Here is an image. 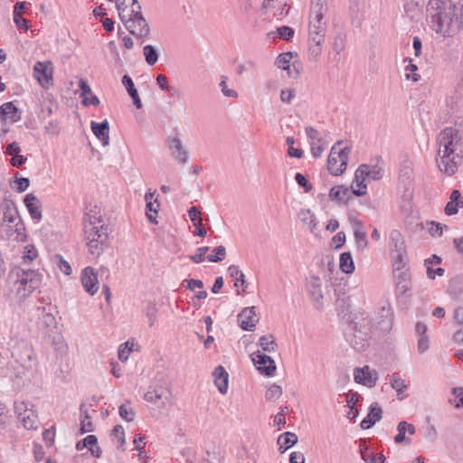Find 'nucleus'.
<instances>
[{"instance_id": "nucleus-1", "label": "nucleus", "mask_w": 463, "mask_h": 463, "mask_svg": "<svg viewBox=\"0 0 463 463\" xmlns=\"http://www.w3.org/2000/svg\"><path fill=\"white\" fill-rule=\"evenodd\" d=\"M430 27L442 37H453L463 29V0H430Z\"/></svg>"}, {"instance_id": "nucleus-2", "label": "nucleus", "mask_w": 463, "mask_h": 463, "mask_svg": "<svg viewBox=\"0 0 463 463\" xmlns=\"http://www.w3.org/2000/svg\"><path fill=\"white\" fill-rule=\"evenodd\" d=\"M439 161L438 166L440 171L451 176L462 163V155L458 152L462 144L460 131L452 127L444 128L438 137Z\"/></svg>"}, {"instance_id": "nucleus-3", "label": "nucleus", "mask_w": 463, "mask_h": 463, "mask_svg": "<svg viewBox=\"0 0 463 463\" xmlns=\"http://www.w3.org/2000/svg\"><path fill=\"white\" fill-rule=\"evenodd\" d=\"M84 232L90 253L99 257L109 244L108 226L100 218L89 216L84 220Z\"/></svg>"}, {"instance_id": "nucleus-4", "label": "nucleus", "mask_w": 463, "mask_h": 463, "mask_svg": "<svg viewBox=\"0 0 463 463\" xmlns=\"http://www.w3.org/2000/svg\"><path fill=\"white\" fill-rule=\"evenodd\" d=\"M7 283L12 291L20 295L21 298H25L39 288L41 276L33 269L14 268L8 275Z\"/></svg>"}, {"instance_id": "nucleus-5", "label": "nucleus", "mask_w": 463, "mask_h": 463, "mask_svg": "<svg viewBox=\"0 0 463 463\" xmlns=\"http://www.w3.org/2000/svg\"><path fill=\"white\" fill-rule=\"evenodd\" d=\"M372 326V321L368 317L355 316L350 323V332L346 334V337L354 350L361 352L369 345Z\"/></svg>"}, {"instance_id": "nucleus-6", "label": "nucleus", "mask_w": 463, "mask_h": 463, "mask_svg": "<svg viewBox=\"0 0 463 463\" xmlns=\"http://www.w3.org/2000/svg\"><path fill=\"white\" fill-rule=\"evenodd\" d=\"M342 142L338 141L330 151L327 159V169L334 175H339L345 170L348 161V156L351 149L345 147L336 151V145H340Z\"/></svg>"}, {"instance_id": "nucleus-7", "label": "nucleus", "mask_w": 463, "mask_h": 463, "mask_svg": "<svg viewBox=\"0 0 463 463\" xmlns=\"http://www.w3.org/2000/svg\"><path fill=\"white\" fill-rule=\"evenodd\" d=\"M144 398L158 407H165L170 402L171 391L166 383L155 384L145 393Z\"/></svg>"}, {"instance_id": "nucleus-8", "label": "nucleus", "mask_w": 463, "mask_h": 463, "mask_svg": "<svg viewBox=\"0 0 463 463\" xmlns=\"http://www.w3.org/2000/svg\"><path fill=\"white\" fill-rule=\"evenodd\" d=\"M306 288L316 309L324 308V296L322 290V280L317 275H311L307 279Z\"/></svg>"}, {"instance_id": "nucleus-9", "label": "nucleus", "mask_w": 463, "mask_h": 463, "mask_svg": "<svg viewBox=\"0 0 463 463\" xmlns=\"http://www.w3.org/2000/svg\"><path fill=\"white\" fill-rule=\"evenodd\" d=\"M0 208L3 211L4 221L9 223H14L15 231L20 233L24 230V223L19 217L18 211L14 202L11 199H4L0 203Z\"/></svg>"}, {"instance_id": "nucleus-10", "label": "nucleus", "mask_w": 463, "mask_h": 463, "mask_svg": "<svg viewBox=\"0 0 463 463\" xmlns=\"http://www.w3.org/2000/svg\"><path fill=\"white\" fill-rule=\"evenodd\" d=\"M251 358L260 373L266 376H272L274 374L277 367L270 356L258 350L251 354Z\"/></svg>"}, {"instance_id": "nucleus-11", "label": "nucleus", "mask_w": 463, "mask_h": 463, "mask_svg": "<svg viewBox=\"0 0 463 463\" xmlns=\"http://www.w3.org/2000/svg\"><path fill=\"white\" fill-rule=\"evenodd\" d=\"M128 31L137 38H147L150 34V27L144 16L124 24Z\"/></svg>"}, {"instance_id": "nucleus-12", "label": "nucleus", "mask_w": 463, "mask_h": 463, "mask_svg": "<svg viewBox=\"0 0 463 463\" xmlns=\"http://www.w3.org/2000/svg\"><path fill=\"white\" fill-rule=\"evenodd\" d=\"M394 274L395 291L398 297L406 295L411 289V275L409 269Z\"/></svg>"}, {"instance_id": "nucleus-13", "label": "nucleus", "mask_w": 463, "mask_h": 463, "mask_svg": "<svg viewBox=\"0 0 463 463\" xmlns=\"http://www.w3.org/2000/svg\"><path fill=\"white\" fill-rule=\"evenodd\" d=\"M118 12L123 24L133 21L138 16H143L141 5L137 1L135 4L126 5V6H124V3H118Z\"/></svg>"}, {"instance_id": "nucleus-14", "label": "nucleus", "mask_w": 463, "mask_h": 463, "mask_svg": "<svg viewBox=\"0 0 463 463\" xmlns=\"http://www.w3.org/2000/svg\"><path fill=\"white\" fill-rule=\"evenodd\" d=\"M12 355L22 365L27 366L33 361V350L28 342L22 341L14 348Z\"/></svg>"}, {"instance_id": "nucleus-15", "label": "nucleus", "mask_w": 463, "mask_h": 463, "mask_svg": "<svg viewBox=\"0 0 463 463\" xmlns=\"http://www.w3.org/2000/svg\"><path fill=\"white\" fill-rule=\"evenodd\" d=\"M259 318L255 312V307H245L238 315V323L241 329L246 331H252Z\"/></svg>"}, {"instance_id": "nucleus-16", "label": "nucleus", "mask_w": 463, "mask_h": 463, "mask_svg": "<svg viewBox=\"0 0 463 463\" xmlns=\"http://www.w3.org/2000/svg\"><path fill=\"white\" fill-rule=\"evenodd\" d=\"M168 143L172 157L182 165L186 164L189 152L184 148L181 139L178 137H169Z\"/></svg>"}, {"instance_id": "nucleus-17", "label": "nucleus", "mask_w": 463, "mask_h": 463, "mask_svg": "<svg viewBox=\"0 0 463 463\" xmlns=\"http://www.w3.org/2000/svg\"><path fill=\"white\" fill-rule=\"evenodd\" d=\"M365 164L361 165L354 173V178L351 184V189L353 193L356 196H362L366 194L367 185H366V173H365Z\"/></svg>"}, {"instance_id": "nucleus-18", "label": "nucleus", "mask_w": 463, "mask_h": 463, "mask_svg": "<svg viewBox=\"0 0 463 463\" xmlns=\"http://www.w3.org/2000/svg\"><path fill=\"white\" fill-rule=\"evenodd\" d=\"M80 280L85 290L91 296H93L98 291V275L93 268H85L81 272Z\"/></svg>"}, {"instance_id": "nucleus-19", "label": "nucleus", "mask_w": 463, "mask_h": 463, "mask_svg": "<svg viewBox=\"0 0 463 463\" xmlns=\"http://www.w3.org/2000/svg\"><path fill=\"white\" fill-rule=\"evenodd\" d=\"M377 375V372L371 371L367 365L363 368H355L354 373V381L367 387H373L376 384L378 379Z\"/></svg>"}, {"instance_id": "nucleus-20", "label": "nucleus", "mask_w": 463, "mask_h": 463, "mask_svg": "<svg viewBox=\"0 0 463 463\" xmlns=\"http://www.w3.org/2000/svg\"><path fill=\"white\" fill-rule=\"evenodd\" d=\"M15 411L19 413L23 425L27 430L37 429L38 419L33 411H28L24 402L15 405Z\"/></svg>"}, {"instance_id": "nucleus-21", "label": "nucleus", "mask_w": 463, "mask_h": 463, "mask_svg": "<svg viewBox=\"0 0 463 463\" xmlns=\"http://www.w3.org/2000/svg\"><path fill=\"white\" fill-rule=\"evenodd\" d=\"M21 110L13 102H5L0 106V120L2 123L6 121L15 123L21 119Z\"/></svg>"}, {"instance_id": "nucleus-22", "label": "nucleus", "mask_w": 463, "mask_h": 463, "mask_svg": "<svg viewBox=\"0 0 463 463\" xmlns=\"http://www.w3.org/2000/svg\"><path fill=\"white\" fill-rule=\"evenodd\" d=\"M33 71L42 85L49 84L52 80L53 67L51 61H37Z\"/></svg>"}, {"instance_id": "nucleus-23", "label": "nucleus", "mask_w": 463, "mask_h": 463, "mask_svg": "<svg viewBox=\"0 0 463 463\" xmlns=\"http://www.w3.org/2000/svg\"><path fill=\"white\" fill-rule=\"evenodd\" d=\"M353 190L345 185H336L330 189L329 198L336 203L346 204L354 196Z\"/></svg>"}, {"instance_id": "nucleus-24", "label": "nucleus", "mask_w": 463, "mask_h": 463, "mask_svg": "<svg viewBox=\"0 0 463 463\" xmlns=\"http://www.w3.org/2000/svg\"><path fill=\"white\" fill-rule=\"evenodd\" d=\"M90 128L93 134L99 139L104 146L109 143V124L107 119L98 123L91 121Z\"/></svg>"}, {"instance_id": "nucleus-25", "label": "nucleus", "mask_w": 463, "mask_h": 463, "mask_svg": "<svg viewBox=\"0 0 463 463\" xmlns=\"http://www.w3.org/2000/svg\"><path fill=\"white\" fill-rule=\"evenodd\" d=\"M24 203L33 220L40 221L43 217L41 203L36 195L28 194L24 199Z\"/></svg>"}, {"instance_id": "nucleus-26", "label": "nucleus", "mask_w": 463, "mask_h": 463, "mask_svg": "<svg viewBox=\"0 0 463 463\" xmlns=\"http://www.w3.org/2000/svg\"><path fill=\"white\" fill-rule=\"evenodd\" d=\"M327 12V3L325 0H311L310 21L326 23L324 15Z\"/></svg>"}, {"instance_id": "nucleus-27", "label": "nucleus", "mask_w": 463, "mask_h": 463, "mask_svg": "<svg viewBox=\"0 0 463 463\" xmlns=\"http://www.w3.org/2000/svg\"><path fill=\"white\" fill-rule=\"evenodd\" d=\"M214 383L222 394L228 391L229 374L223 366L218 365L213 371Z\"/></svg>"}, {"instance_id": "nucleus-28", "label": "nucleus", "mask_w": 463, "mask_h": 463, "mask_svg": "<svg viewBox=\"0 0 463 463\" xmlns=\"http://www.w3.org/2000/svg\"><path fill=\"white\" fill-rule=\"evenodd\" d=\"M390 254H395L406 250L404 238L398 230H392L389 237Z\"/></svg>"}, {"instance_id": "nucleus-29", "label": "nucleus", "mask_w": 463, "mask_h": 463, "mask_svg": "<svg viewBox=\"0 0 463 463\" xmlns=\"http://www.w3.org/2000/svg\"><path fill=\"white\" fill-rule=\"evenodd\" d=\"M450 201L445 206V213L448 215H454L458 213V208L463 207V200L458 190H453L449 197Z\"/></svg>"}, {"instance_id": "nucleus-30", "label": "nucleus", "mask_w": 463, "mask_h": 463, "mask_svg": "<svg viewBox=\"0 0 463 463\" xmlns=\"http://www.w3.org/2000/svg\"><path fill=\"white\" fill-rule=\"evenodd\" d=\"M326 32V23H316V21H309L308 26V39L324 40Z\"/></svg>"}, {"instance_id": "nucleus-31", "label": "nucleus", "mask_w": 463, "mask_h": 463, "mask_svg": "<svg viewBox=\"0 0 463 463\" xmlns=\"http://www.w3.org/2000/svg\"><path fill=\"white\" fill-rule=\"evenodd\" d=\"M39 327L43 330L45 335H48L52 331L53 328H56L57 322L55 317L49 313L43 312L42 317L39 319Z\"/></svg>"}, {"instance_id": "nucleus-32", "label": "nucleus", "mask_w": 463, "mask_h": 463, "mask_svg": "<svg viewBox=\"0 0 463 463\" xmlns=\"http://www.w3.org/2000/svg\"><path fill=\"white\" fill-rule=\"evenodd\" d=\"M391 258L392 261L393 273L405 269L409 260L407 250L392 254L391 255Z\"/></svg>"}, {"instance_id": "nucleus-33", "label": "nucleus", "mask_w": 463, "mask_h": 463, "mask_svg": "<svg viewBox=\"0 0 463 463\" xmlns=\"http://www.w3.org/2000/svg\"><path fill=\"white\" fill-rule=\"evenodd\" d=\"M298 442V436L293 432H284L278 439V443L279 444V449L281 453H283L286 449L291 448Z\"/></svg>"}, {"instance_id": "nucleus-34", "label": "nucleus", "mask_w": 463, "mask_h": 463, "mask_svg": "<svg viewBox=\"0 0 463 463\" xmlns=\"http://www.w3.org/2000/svg\"><path fill=\"white\" fill-rule=\"evenodd\" d=\"M324 40L308 39V58L312 61H317L322 53Z\"/></svg>"}, {"instance_id": "nucleus-35", "label": "nucleus", "mask_w": 463, "mask_h": 463, "mask_svg": "<svg viewBox=\"0 0 463 463\" xmlns=\"http://www.w3.org/2000/svg\"><path fill=\"white\" fill-rule=\"evenodd\" d=\"M339 266L344 273L351 274L354 270V264L350 252H344L340 255Z\"/></svg>"}, {"instance_id": "nucleus-36", "label": "nucleus", "mask_w": 463, "mask_h": 463, "mask_svg": "<svg viewBox=\"0 0 463 463\" xmlns=\"http://www.w3.org/2000/svg\"><path fill=\"white\" fill-rule=\"evenodd\" d=\"M259 345L261 347V352L274 353L277 349V344L272 335L260 336Z\"/></svg>"}, {"instance_id": "nucleus-37", "label": "nucleus", "mask_w": 463, "mask_h": 463, "mask_svg": "<svg viewBox=\"0 0 463 463\" xmlns=\"http://www.w3.org/2000/svg\"><path fill=\"white\" fill-rule=\"evenodd\" d=\"M390 383L392 388L396 391L398 398L402 399V397L400 396L408 388V384L406 383V382L403 379H402L397 373H393L392 375Z\"/></svg>"}, {"instance_id": "nucleus-38", "label": "nucleus", "mask_w": 463, "mask_h": 463, "mask_svg": "<svg viewBox=\"0 0 463 463\" xmlns=\"http://www.w3.org/2000/svg\"><path fill=\"white\" fill-rule=\"evenodd\" d=\"M143 54L146 62L150 66L155 65L158 61L157 50L151 44H147L143 48Z\"/></svg>"}, {"instance_id": "nucleus-39", "label": "nucleus", "mask_w": 463, "mask_h": 463, "mask_svg": "<svg viewBox=\"0 0 463 463\" xmlns=\"http://www.w3.org/2000/svg\"><path fill=\"white\" fill-rule=\"evenodd\" d=\"M159 207V203L157 202V198H155L154 202L149 201L148 203L146 204V216L151 223L156 224V215H157V208Z\"/></svg>"}, {"instance_id": "nucleus-40", "label": "nucleus", "mask_w": 463, "mask_h": 463, "mask_svg": "<svg viewBox=\"0 0 463 463\" xmlns=\"http://www.w3.org/2000/svg\"><path fill=\"white\" fill-rule=\"evenodd\" d=\"M361 457L366 463H383L385 457L383 454H373L367 449H361Z\"/></svg>"}, {"instance_id": "nucleus-41", "label": "nucleus", "mask_w": 463, "mask_h": 463, "mask_svg": "<svg viewBox=\"0 0 463 463\" xmlns=\"http://www.w3.org/2000/svg\"><path fill=\"white\" fill-rule=\"evenodd\" d=\"M118 413L122 419H124L125 420H127L128 422L134 420L135 414H136L134 410L130 407L128 402L127 403H124L119 406Z\"/></svg>"}, {"instance_id": "nucleus-42", "label": "nucleus", "mask_w": 463, "mask_h": 463, "mask_svg": "<svg viewBox=\"0 0 463 463\" xmlns=\"http://www.w3.org/2000/svg\"><path fill=\"white\" fill-rule=\"evenodd\" d=\"M80 411L84 414L83 419L80 422V433L91 432L93 431V423L91 421L90 416L88 414V411H83V405L80 406Z\"/></svg>"}, {"instance_id": "nucleus-43", "label": "nucleus", "mask_w": 463, "mask_h": 463, "mask_svg": "<svg viewBox=\"0 0 463 463\" xmlns=\"http://www.w3.org/2000/svg\"><path fill=\"white\" fill-rule=\"evenodd\" d=\"M382 312V317H384V318L378 321L375 327L381 332H388L392 327V318L388 316V310L383 308Z\"/></svg>"}, {"instance_id": "nucleus-44", "label": "nucleus", "mask_w": 463, "mask_h": 463, "mask_svg": "<svg viewBox=\"0 0 463 463\" xmlns=\"http://www.w3.org/2000/svg\"><path fill=\"white\" fill-rule=\"evenodd\" d=\"M292 59V52H284L279 54L275 61L278 68L282 70H288L290 65V60Z\"/></svg>"}, {"instance_id": "nucleus-45", "label": "nucleus", "mask_w": 463, "mask_h": 463, "mask_svg": "<svg viewBox=\"0 0 463 463\" xmlns=\"http://www.w3.org/2000/svg\"><path fill=\"white\" fill-rule=\"evenodd\" d=\"M355 245L359 250H364L368 245L367 235L364 231H356L354 233Z\"/></svg>"}, {"instance_id": "nucleus-46", "label": "nucleus", "mask_w": 463, "mask_h": 463, "mask_svg": "<svg viewBox=\"0 0 463 463\" xmlns=\"http://www.w3.org/2000/svg\"><path fill=\"white\" fill-rule=\"evenodd\" d=\"M366 180H380L383 177V169L377 165L370 166L365 165Z\"/></svg>"}, {"instance_id": "nucleus-47", "label": "nucleus", "mask_w": 463, "mask_h": 463, "mask_svg": "<svg viewBox=\"0 0 463 463\" xmlns=\"http://www.w3.org/2000/svg\"><path fill=\"white\" fill-rule=\"evenodd\" d=\"M345 42H346V35L343 33H338L333 43V50L335 52L336 54L341 53L345 47Z\"/></svg>"}, {"instance_id": "nucleus-48", "label": "nucleus", "mask_w": 463, "mask_h": 463, "mask_svg": "<svg viewBox=\"0 0 463 463\" xmlns=\"http://www.w3.org/2000/svg\"><path fill=\"white\" fill-rule=\"evenodd\" d=\"M281 395L282 388L279 385L273 383L268 388L265 393V398L268 401H275L280 398Z\"/></svg>"}, {"instance_id": "nucleus-49", "label": "nucleus", "mask_w": 463, "mask_h": 463, "mask_svg": "<svg viewBox=\"0 0 463 463\" xmlns=\"http://www.w3.org/2000/svg\"><path fill=\"white\" fill-rule=\"evenodd\" d=\"M215 254H211L207 256V259L211 262H219L225 259L226 257V249L224 246H218L213 250Z\"/></svg>"}, {"instance_id": "nucleus-50", "label": "nucleus", "mask_w": 463, "mask_h": 463, "mask_svg": "<svg viewBox=\"0 0 463 463\" xmlns=\"http://www.w3.org/2000/svg\"><path fill=\"white\" fill-rule=\"evenodd\" d=\"M348 222L353 229L354 233L356 231H364L363 222L358 218V214L356 212H351L348 213Z\"/></svg>"}, {"instance_id": "nucleus-51", "label": "nucleus", "mask_w": 463, "mask_h": 463, "mask_svg": "<svg viewBox=\"0 0 463 463\" xmlns=\"http://www.w3.org/2000/svg\"><path fill=\"white\" fill-rule=\"evenodd\" d=\"M227 80H228L227 76L222 75L221 77L220 88H221L222 94L228 98H237L238 97L237 91L234 90L229 89L227 87Z\"/></svg>"}, {"instance_id": "nucleus-52", "label": "nucleus", "mask_w": 463, "mask_h": 463, "mask_svg": "<svg viewBox=\"0 0 463 463\" xmlns=\"http://www.w3.org/2000/svg\"><path fill=\"white\" fill-rule=\"evenodd\" d=\"M405 424H403V421H401L398 424L397 430L398 434L394 437V441L398 444L405 442L407 444L411 443V439L405 437L406 429Z\"/></svg>"}, {"instance_id": "nucleus-53", "label": "nucleus", "mask_w": 463, "mask_h": 463, "mask_svg": "<svg viewBox=\"0 0 463 463\" xmlns=\"http://www.w3.org/2000/svg\"><path fill=\"white\" fill-rule=\"evenodd\" d=\"M128 345H129V343L126 342V343L120 345V346L118 348V359L121 362H126L128 359L130 353L132 352L133 345H131V346H129Z\"/></svg>"}, {"instance_id": "nucleus-54", "label": "nucleus", "mask_w": 463, "mask_h": 463, "mask_svg": "<svg viewBox=\"0 0 463 463\" xmlns=\"http://www.w3.org/2000/svg\"><path fill=\"white\" fill-rule=\"evenodd\" d=\"M16 184V186L14 187L17 193L24 192L30 185V180L26 177H17L14 181Z\"/></svg>"}, {"instance_id": "nucleus-55", "label": "nucleus", "mask_w": 463, "mask_h": 463, "mask_svg": "<svg viewBox=\"0 0 463 463\" xmlns=\"http://www.w3.org/2000/svg\"><path fill=\"white\" fill-rule=\"evenodd\" d=\"M209 250V247H200L197 249L196 253L194 255L190 256V260L194 263H201L205 260V254Z\"/></svg>"}, {"instance_id": "nucleus-56", "label": "nucleus", "mask_w": 463, "mask_h": 463, "mask_svg": "<svg viewBox=\"0 0 463 463\" xmlns=\"http://www.w3.org/2000/svg\"><path fill=\"white\" fill-rule=\"evenodd\" d=\"M277 33L285 41H289L294 35V30L288 26H280L277 28Z\"/></svg>"}, {"instance_id": "nucleus-57", "label": "nucleus", "mask_w": 463, "mask_h": 463, "mask_svg": "<svg viewBox=\"0 0 463 463\" xmlns=\"http://www.w3.org/2000/svg\"><path fill=\"white\" fill-rule=\"evenodd\" d=\"M122 84L125 86L129 96L137 93V90L135 88V84L128 75L122 77Z\"/></svg>"}, {"instance_id": "nucleus-58", "label": "nucleus", "mask_w": 463, "mask_h": 463, "mask_svg": "<svg viewBox=\"0 0 463 463\" xmlns=\"http://www.w3.org/2000/svg\"><path fill=\"white\" fill-rule=\"evenodd\" d=\"M295 179L298 184L304 188L306 193L311 191L312 184L307 180V178L302 174L297 173Z\"/></svg>"}, {"instance_id": "nucleus-59", "label": "nucleus", "mask_w": 463, "mask_h": 463, "mask_svg": "<svg viewBox=\"0 0 463 463\" xmlns=\"http://www.w3.org/2000/svg\"><path fill=\"white\" fill-rule=\"evenodd\" d=\"M382 409L378 406V404L373 403L370 407V411L367 415L373 420H375V422H377L382 419Z\"/></svg>"}, {"instance_id": "nucleus-60", "label": "nucleus", "mask_w": 463, "mask_h": 463, "mask_svg": "<svg viewBox=\"0 0 463 463\" xmlns=\"http://www.w3.org/2000/svg\"><path fill=\"white\" fill-rule=\"evenodd\" d=\"M112 434L118 438L119 442V446H123L125 444V433L123 427L121 425H116L112 430Z\"/></svg>"}, {"instance_id": "nucleus-61", "label": "nucleus", "mask_w": 463, "mask_h": 463, "mask_svg": "<svg viewBox=\"0 0 463 463\" xmlns=\"http://www.w3.org/2000/svg\"><path fill=\"white\" fill-rule=\"evenodd\" d=\"M294 97H295V90L294 89L282 90L280 92V99L282 102L289 104Z\"/></svg>"}, {"instance_id": "nucleus-62", "label": "nucleus", "mask_w": 463, "mask_h": 463, "mask_svg": "<svg viewBox=\"0 0 463 463\" xmlns=\"http://www.w3.org/2000/svg\"><path fill=\"white\" fill-rule=\"evenodd\" d=\"M426 269H427V277L430 279H434L436 275L441 277L445 273V269L442 268H437L434 269L431 266H429V267H426Z\"/></svg>"}, {"instance_id": "nucleus-63", "label": "nucleus", "mask_w": 463, "mask_h": 463, "mask_svg": "<svg viewBox=\"0 0 463 463\" xmlns=\"http://www.w3.org/2000/svg\"><path fill=\"white\" fill-rule=\"evenodd\" d=\"M430 226L429 228V232L432 236H441L443 226L439 222H431Z\"/></svg>"}, {"instance_id": "nucleus-64", "label": "nucleus", "mask_w": 463, "mask_h": 463, "mask_svg": "<svg viewBox=\"0 0 463 463\" xmlns=\"http://www.w3.org/2000/svg\"><path fill=\"white\" fill-rule=\"evenodd\" d=\"M453 321L457 325L463 326V307H458L454 310Z\"/></svg>"}]
</instances>
